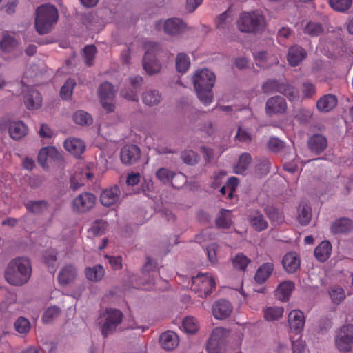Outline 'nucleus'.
Here are the masks:
<instances>
[{"label":"nucleus","mask_w":353,"mask_h":353,"mask_svg":"<svg viewBox=\"0 0 353 353\" xmlns=\"http://www.w3.org/2000/svg\"><path fill=\"white\" fill-rule=\"evenodd\" d=\"M32 274L30 261L26 257L11 260L5 270V279L10 285L21 286L26 283Z\"/></svg>","instance_id":"1"},{"label":"nucleus","mask_w":353,"mask_h":353,"mask_svg":"<svg viewBox=\"0 0 353 353\" xmlns=\"http://www.w3.org/2000/svg\"><path fill=\"white\" fill-rule=\"evenodd\" d=\"M215 79L214 73L208 69L197 70L192 77L198 98L205 105H208L212 102V88L214 85Z\"/></svg>","instance_id":"2"},{"label":"nucleus","mask_w":353,"mask_h":353,"mask_svg":"<svg viewBox=\"0 0 353 353\" xmlns=\"http://www.w3.org/2000/svg\"><path fill=\"white\" fill-rule=\"evenodd\" d=\"M59 17L57 9L51 5L45 4L38 7L35 18V28L39 34L48 33Z\"/></svg>","instance_id":"3"},{"label":"nucleus","mask_w":353,"mask_h":353,"mask_svg":"<svg viewBox=\"0 0 353 353\" xmlns=\"http://www.w3.org/2000/svg\"><path fill=\"white\" fill-rule=\"evenodd\" d=\"M123 320L122 312L117 309L108 308L101 313L99 317V325L104 337L114 333Z\"/></svg>","instance_id":"4"},{"label":"nucleus","mask_w":353,"mask_h":353,"mask_svg":"<svg viewBox=\"0 0 353 353\" xmlns=\"http://www.w3.org/2000/svg\"><path fill=\"white\" fill-rule=\"evenodd\" d=\"M264 26V17L259 12H243L237 21V26L241 32H254L261 29Z\"/></svg>","instance_id":"5"},{"label":"nucleus","mask_w":353,"mask_h":353,"mask_svg":"<svg viewBox=\"0 0 353 353\" xmlns=\"http://www.w3.org/2000/svg\"><path fill=\"white\" fill-rule=\"evenodd\" d=\"M147 50L143 57V68L148 75L158 74L161 70V64L157 59L156 54L159 51V46L154 43L146 44Z\"/></svg>","instance_id":"6"},{"label":"nucleus","mask_w":353,"mask_h":353,"mask_svg":"<svg viewBox=\"0 0 353 353\" xmlns=\"http://www.w3.org/2000/svg\"><path fill=\"white\" fill-rule=\"evenodd\" d=\"M215 288V281L208 273L199 274L191 279L192 291L199 294L200 297H206Z\"/></svg>","instance_id":"7"},{"label":"nucleus","mask_w":353,"mask_h":353,"mask_svg":"<svg viewBox=\"0 0 353 353\" xmlns=\"http://www.w3.org/2000/svg\"><path fill=\"white\" fill-rule=\"evenodd\" d=\"M335 345L341 352L353 349V324H346L339 328L335 338Z\"/></svg>","instance_id":"8"},{"label":"nucleus","mask_w":353,"mask_h":353,"mask_svg":"<svg viewBox=\"0 0 353 353\" xmlns=\"http://www.w3.org/2000/svg\"><path fill=\"white\" fill-rule=\"evenodd\" d=\"M116 92L113 85L109 82H104L98 88V94L100 98L103 108L108 112L114 110L113 103Z\"/></svg>","instance_id":"9"},{"label":"nucleus","mask_w":353,"mask_h":353,"mask_svg":"<svg viewBox=\"0 0 353 353\" xmlns=\"http://www.w3.org/2000/svg\"><path fill=\"white\" fill-rule=\"evenodd\" d=\"M96 201L95 196L90 192H83L77 196L72 203V209L77 213H84L92 209Z\"/></svg>","instance_id":"10"},{"label":"nucleus","mask_w":353,"mask_h":353,"mask_svg":"<svg viewBox=\"0 0 353 353\" xmlns=\"http://www.w3.org/2000/svg\"><path fill=\"white\" fill-rule=\"evenodd\" d=\"M225 330L216 327L211 334L209 339L207 350L209 353H223L225 351Z\"/></svg>","instance_id":"11"},{"label":"nucleus","mask_w":353,"mask_h":353,"mask_svg":"<svg viewBox=\"0 0 353 353\" xmlns=\"http://www.w3.org/2000/svg\"><path fill=\"white\" fill-rule=\"evenodd\" d=\"M288 323L291 331L297 334H301L305 323L304 313L300 310H292L288 314Z\"/></svg>","instance_id":"12"},{"label":"nucleus","mask_w":353,"mask_h":353,"mask_svg":"<svg viewBox=\"0 0 353 353\" xmlns=\"http://www.w3.org/2000/svg\"><path fill=\"white\" fill-rule=\"evenodd\" d=\"M163 26L164 31L170 35H177L183 32L185 29V23L179 18H170L157 23V26Z\"/></svg>","instance_id":"13"},{"label":"nucleus","mask_w":353,"mask_h":353,"mask_svg":"<svg viewBox=\"0 0 353 353\" xmlns=\"http://www.w3.org/2000/svg\"><path fill=\"white\" fill-rule=\"evenodd\" d=\"M287 110V103L285 99L280 96H276L270 98L266 101L265 111L269 115L273 114H283Z\"/></svg>","instance_id":"14"},{"label":"nucleus","mask_w":353,"mask_h":353,"mask_svg":"<svg viewBox=\"0 0 353 353\" xmlns=\"http://www.w3.org/2000/svg\"><path fill=\"white\" fill-rule=\"evenodd\" d=\"M20 44V39L14 34L8 32L2 33L0 39V49L6 52H13Z\"/></svg>","instance_id":"15"},{"label":"nucleus","mask_w":353,"mask_h":353,"mask_svg":"<svg viewBox=\"0 0 353 353\" xmlns=\"http://www.w3.org/2000/svg\"><path fill=\"white\" fill-rule=\"evenodd\" d=\"M140 149L135 145L124 146L120 152L121 160L125 165H132L140 158Z\"/></svg>","instance_id":"16"},{"label":"nucleus","mask_w":353,"mask_h":353,"mask_svg":"<svg viewBox=\"0 0 353 353\" xmlns=\"http://www.w3.org/2000/svg\"><path fill=\"white\" fill-rule=\"evenodd\" d=\"M77 277V270L72 264L65 265L58 274V281L62 286L72 283Z\"/></svg>","instance_id":"17"},{"label":"nucleus","mask_w":353,"mask_h":353,"mask_svg":"<svg viewBox=\"0 0 353 353\" xmlns=\"http://www.w3.org/2000/svg\"><path fill=\"white\" fill-rule=\"evenodd\" d=\"M232 311L231 303L225 299L216 301L212 306V314L216 319H225L228 317Z\"/></svg>","instance_id":"18"},{"label":"nucleus","mask_w":353,"mask_h":353,"mask_svg":"<svg viewBox=\"0 0 353 353\" xmlns=\"http://www.w3.org/2000/svg\"><path fill=\"white\" fill-rule=\"evenodd\" d=\"M120 194V189L119 186L116 185L102 192L101 195V202L104 206H111L119 201Z\"/></svg>","instance_id":"19"},{"label":"nucleus","mask_w":353,"mask_h":353,"mask_svg":"<svg viewBox=\"0 0 353 353\" xmlns=\"http://www.w3.org/2000/svg\"><path fill=\"white\" fill-rule=\"evenodd\" d=\"M254 59L256 64L261 68H268L279 62L276 54L264 51L256 52L254 54Z\"/></svg>","instance_id":"20"},{"label":"nucleus","mask_w":353,"mask_h":353,"mask_svg":"<svg viewBox=\"0 0 353 353\" xmlns=\"http://www.w3.org/2000/svg\"><path fill=\"white\" fill-rule=\"evenodd\" d=\"M282 264L287 272L294 273L299 268L301 265L299 256L295 252H288L284 256Z\"/></svg>","instance_id":"21"},{"label":"nucleus","mask_w":353,"mask_h":353,"mask_svg":"<svg viewBox=\"0 0 353 353\" xmlns=\"http://www.w3.org/2000/svg\"><path fill=\"white\" fill-rule=\"evenodd\" d=\"M65 149L76 157H79L85 151L84 142L77 138H70L64 141Z\"/></svg>","instance_id":"22"},{"label":"nucleus","mask_w":353,"mask_h":353,"mask_svg":"<svg viewBox=\"0 0 353 353\" xmlns=\"http://www.w3.org/2000/svg\"><path fill=\"white\" fill-rule=\"evenodd\" d=\"M307 57L306 50L299 45L290 48L288 53V61L292 66L298 65Z\"/></svg>","instance_id":"23"},{"label":"nucleus","mask_w":353,"mask_h":353,"mask_svg":"<svg viewBox=\"0 0 353 353\" xmlns=\"http://www.w3.org/2000/svg\"><path fill=\"white\" fill-rule=\"evenodd\" d=\"M307 145L310 150L316 154L323 152L327 146V141L325 137L321 134H314L307 141Z\"/></svg>","instance_id":"24"},{"label":"nucleus","mask_w":353,"mask_h":353,"mask_svg":"<svg viewBox=\"0 0 353 353\" xmlns=\"http://www.w3.org/2000/svg\"><path fill=\"white\" fill-rule=\"evenodd\" d=\"M274 265L272 262H267L260 265L256 271L254 280L259 284L265 283L272 275Z\"/></svg>","instance_id":"25"},{"label":"nucleus","mask_w":353,"mask_h":353,"mask_svg":"<svg viewBox=\"0 0 353 353\" xmlns=\"http://www.w3.org/2000/svg\"><path fill=\"white\" fill-rule=\"evenodd\" d=\"M156 177L157 179L164 185L172 183V186L176 187V185L172 183L174 177H179L182 179H184V176L182 174H176L174 171L167 168H159L155 173Z\"/></svg>","instance_id":"26"},{"label":"nucleus","mask_w":353,"mask_h":353,"mask_svg":"<svg viewBox=\"0 0 353 353\" xmlns=\"http://www.w3.org/2000/svg\"><path fill=\"white\" fill-rule=\"evenodd\" d=\"M24 103L29 110L38 109L41 106L42 97L37 90L30 89L24 97Z\"/></svg>","instance_id":"27"},{"label":"nucleus","mask_w":353,"mask_h":353,"mask_svg":"<svg viewBox=\"0 0 353 353\" xmlns=\"http://www.w3.org/2000/svg\"><path fill=\"white\" fill-rule=\"evenodd\" d=\"M160 343L165 350H172L179 345V337L175 332L167 331L161 335Z\"/></svg>","instance_id":"28"},{"label":"nucleus","mask_w":353,"mask_h":353,"mask_svg":"<svg viewBox=\"0 0 353 353\" xmlns=\"http://www.w3.org/2000/svg\"><path fill=\"white\" fill-rule=\"evenodd\" d=\"M336 104V97L332 94H327L321 97L316 101V108L320 112H327L332 110Z\"/></svg>","instance_id":"29"},{"label":"nucleus","mask_w":353,"mask_h":353,"mask_svg":"<svg viewBox=\"0 0 353 353\" xmlns=\"http://www.w3.org/2000/svg\"><path fill=\"white\" fill-rule=\"evenodd\" d=\"M294 288V283L292 281H283L281 283L276 289L275 296L281 301H286L289 299Z\"/></svg>","instance_id":"30"},{"label":"nucleus","mask_w":353,"mask_h":353,"mask_svg":"<svg viewBox=\"0 0 353 353\" xmlns=\"http://www.w3.org/2000/svg\"><path fill=\"white\" fill-rule=\"evenodd\" d=\"M250 225L256 231H263L268 228V223L264 216L258 210L252 211L249 216Z\"/></svg>","instance_id":"31"},{"label":"nucleus","mask_w":353,"mask_h":353,"mask_svg":"<svg viewBox=\"0 0 353 353\" xmlns=\"http://www.w3.org/2000/svg\"><path fill=\"white\" fill-rule=\"evenodd\" d=\"M8 132L12 139L19 140L27 134L28 128L21 121H11L9 124Z\"/></svg>","instance_id":"32"},{"label":"nucleus","mask_w":353,"mask_h":353,"mask_svg":"<svg viewBox=\"0 0 353 353\" xmlns=\"http://www.w3.org/2000/svg\"><path fill=\"white\" fill-rule=\"evenodd\" d=\"M142 100L143 103L146 105L150 107L155 106L161 103L162 96L157 90L149 89L143 93Z\"/></svg>","instance_id":"33"},{"label":"nucleus","mask_w":353,"mask_h":353,"mask_svg":"<svg viewBox=\"0 0 353 353\" xmlns=\"http://www.w3.org/2000/svg\"><path fill=\"white\" fill-rule=\"evenodd\" d=\"M301 26L303 32L310 37H318L323 32V27L319 22L303 21Z\"/></svg>","instance_id":"34"},{"label":"nucleus","mask_w":353,"mask_h":353,"mask_svg":"<svg viewBox=\"0 0 353 353\" xmlns=\"http://www.w3.org/2000/svg\"><path fill=\"white\" fill-rule=\"evenodd\" d=\"M353 228V223L349 219H340L336 221L331 226V230L333 233L341 234L347 233Z\"/></svg>","instance_id":"35"},{"label":"nucleus","mask_w":353,"mask_h":353,"mask_svg":"<svg viewBox=\"0 0 353 353\" xmlns=\"http://www.w3.org/2000/svg\"><path fill=\"white\" fill-rule=\"evenodd\" d=\"M332 245L327 241H322L315 249L314 255L321 262L325 261L331 254Z\"/></svg>","instance_id":"36"},{"label":"nucleus","mask_w":353,"mask_h":353,"mask_svg":"<svg viewBox=\"0 0 353 353\" xmlns=\"http://www.w3.org/2000/svg\"><path fill=\"white\" fill-rule=\"evenodd\" d=\"M215 223L219 228H229L232 225V212L225 209L220 210Z\"/></svg>","instance_id":"37"},{"label":"nucleus","mask_w":353,"mask_h":353,"mask_svg":"<svg viewBox=\"0 0 353 353\" xmlns=\"http://www.w3.org/2000/svg\"><path fill=\"white\" fill-rule=\"evenodd\" d=\"M105 270L102 265H97L92 268L88 267L85 270L86 278L92 282L101 281L104 276Z\"/></svg>","instance_id":"38"},{"label":"nucleus","mask_w":353,"mask_h":353,"mask_svg":"<svg viewBox=\"0 0 353 353\" xmlns=\"http://www.w3.org/2000/svg\"><path fill=\"white\" fill-rule=\"evenodd\" d=\"M49 207L48 203L45 200L29 201L26 204V209L36 214H40L46 212Z\"/></svg>","instance_id":"39"},{"label":"nucleus","mask_w":353,"mask_h":353,"mask_svg":"<svg viewBox=\"0 0 353 353\" xmlns=\"http://www.w3.org/2000/svg\"><path fill=\"white\" fill-rule=\"evenodd\" d=\"M312 217L311 207L305 203L299 205L298 208V219L301 225H305L309 223Z\"/></svg>","instance_id":"40"},{"label":"nucleus","mask_w":353,"mask_h":353,"mask_svg":"<svg viewBox=\"0 0 353 353\" xmlns=\"http://www.w3.org/2000/svg\"><path fill=\"white\" fill-rule=\"evenodd\" d=\"M279 92L285 96L290 101H294L299 98V90L292 85L282 82Z\"/></svg>","instance_id":"41"},{"label":"nucleus","mask_w":353,"mask_h":353,"mask_svg":"<svg viewBox=\"0 0 353 353\" xmlns=\"http://www.w3.org/2000/svg\"><path fill=\"white\" fill-rule=\"evenodd\" d=\"M283 307H269L263 310L264 318L268 321L279 320L283 316Z\"/></svg>","instance_id":"42"},{"label":"nucleus","mask_w":353,"mask_h":353,"mask_svg":"<svg viewBox=\"0 0 353 353\" xmlns=\"http://www.w3.org/2000/svg\"><path fill=\"white\" fill-rule=\"evenodd\" d=\"M233 21L232 12L229 10L221 14L216 20V26L219 30H225L229 28Z\"/></svg>","instance_id":"43"},{"label":"nucleus","mask_w":353,"mask_h":353,"mask_svg":"<svg viewBox=\"0 0 353 353\" xmlns=\"http://www.w3.org/2000/svg\"><path fill=\"white\" fill-rule=\"evenodd\" d=\"M190 65L189 57L185 53H179L176 58V68L179 72L185 73Z\"/></svg>","instance_id":"44"},{"label":"nucleus","mask_w":353,"mask_h":353,"mask_svg":"<svg viewBox=\"0 0 353 353\" xmlns=\"http://www.w3.org/2000/svg\"><path fill=\"white\" fill-rule=\"evenodd\" d=\"M329 294L332 302L336 305H339L341 301H343L346 296L344 290L341 287L337 285L330 288Z\"/></svg>","instance_id":"45"},{"label":"nucleus","mask_w":353,"mask_h":353,"mask_svg":"<svg viewBox=\"0 0 353 353\" xmlns=\"http://www.w3.org/2000/svg\"><path fill=\"white\" fill-rule=\"evenodd\" d=\"M252 158L249 153H243L239 157V162L234 168L236 174H243L251 162Z\"/></svg>","instance_id":"46"},{"label":"nucleus","mask_w":353,"mask_h":353,"mask_svg":"<svg viewBox=\"0 0 353 353\" xmlns=\"http://www.w3.org/2000/svg\"><path fill=\"white\" fill-rule=\"evenodd\" d=\"M181 158L184 163L189 165H194L199 161L198 154L192 150H185L181 153Z\"/></svg>","instance_id":"47"},{"label":"nucleus","mask_w":353,"mask_h":353,"mask_svg":"<svg viewBox=\"0 0 353 353\" xmlns=\"http://www.w3.org/2000/svg\"><path fill=\"white\" fill-rule=\"evenodd\" d=\"M332 9L339 12H345L351 7L352 0H329Z\"/></svg>","instance_id":"48"},{"label":"nucleus","mask_w":353,"mask_h":353,"mask_svg":"<svg viewBox=\"0 0 353 353\" xmlns=\"http://www.w3.org/2000/svg\"><path fill=\"white\" fill-rule=\"evenodd\" d=\"M15 330L20 334H27L30 330V323L25 317H19L14 324Z\"/></svg>","instance_id":"49"},{"label":"nucleus","mask_w":353,"mask_h":353,"mask_svg":"<svg viewBox=\"0 0 353 353\" xmlns=\"http://www.w3.org/2000/svg\"><path fill=\"white\" fill-rule=\"evenodd\" d=\"M61 313V310L57 306H51L46 309L42 316V321L44 323L48 324L57 319Z\"/></svg>","instance_id":"50"},{"label":"nucleus","mask_w":353,"mask_h":353,"mask_svg":"<svg viewBox=\"0 0 353 353\" xmlns=\"http://www.w3.org/2000/svg\"><path fill=\"white\" fill-rule=\"evenodd\" d=\"M74 121L81 125H87L92 123V117L88 112L79 110L73 115Z\"/></svg>","instance_id":"51"},{"label":"nucleus","mask_w":353,"mask_h":353,"mask_svg":"<svg viewBox=\"0 0 353 353\" xmlns=\"http://www.w3.org/2000/svg\"><path fill=\"white\" fill-rule=\"evenodd\" d=\"M250 262V259L242 253L237 254L232 259L234 268L243 271L246 269Z\"/></svg>","instance_id":"52"},{"label":"nucleus","mask_w":353,"mask_h":353,"mask_svg":"<svg viewBox=\"0 0 353 353\" xmlns=\"http://www.w3.org/2000/svg\"><path fill=\"white\" fill-rule=\"evenodd\" d=\"M57 255V252L54 250H47L44 254V261L50 272H54L56 270Z\"/></svg>","instance_id":"53"},{"label":"nucleus","mask_w":353,"mask_h":353,"mask_svg":"<svg viewBox=\"0 0 353 353\" xmlns=\"http://www.w3.org/2000/svg\"><path fill=\"white\" fill-rule=\"evenodd\" d=\"M184 330L188 333H195L199 330V322L192 316L185 318L182 323Z\"/></svg>","instance_id":"54"},{"label":"nucleus","mask_w":353,"mask_h":353,"mask_svg":"<svg viewBox=\"0 0 353 353\" xmlns=\"http://www.w3.org/2000/svg\"><path fill=\"white\" fill-rule=\"evenodd\" d=\"M76 85V82L74 79H68L61 87L60 95L63 99H69L72 97V90Z\"/></svg>","instance_id":"55"},{"label":"nucleus","mask_w":353,"mask_h":353,"mask_svg":"<svg viewBox=\"0 0 353 353\" xmlns=\"http://www.w3.org/2000/svg\"><path fill=\"white\" fill-rule=\"evenodd\" d=\"M281 81L275 79H269L265 82L262 85V89L264 93L270 94L274 92H279L280 90Z\"/></svg>","instance_id":"56"},{"label":"nucleus","mask_w":353,"mask_h":353,"mask_svg":"<svg viewBox=\"0 0 353 353\" xmlns=\"http://www.w3.org/2000/svg\"><path fill=\"white\" fill-rule=\"evenodd\" d=\"M97 49L94 46H87L83 48V57L86 65L90 66L93 64Z\"/></svg>","instance_id":"57"},{"label":"nucleus","mask_w":353,"mask_h":353,"mask_svg":"<svg viewBox=\"0 0 353 353\" xmlns=\"http://www.w3.org/2000/svg\"><path fill=\"white\" fill-rule=\"evenodd\" d=\"M270 161L268 159H261L255 167V172L259 176L266 175L270 172Z\"/></svg>","instance_id":"58"},{"label":"nucleus","mask_w":353,"mask_h":353,"mask_svg":"<svg viewBox=\"0 0 353 353\" xmlns=\"http://www.w3.org/2000/svg\"><path fill=\"white\" fill-rule=\"evenodd\" d=\"M301 92L303 97L311 98L316 93L315 85L311 82L305 81L301 85Z\"/></svg>","instance_id":"59"},{"label":"nucleus","mask_w":353,"mask_h":353,"mask_svg":"<svg viewBox=\"0 0 353 353\" xmlns=\"http://www.w3.org/2000/svg\"><path fill=\"white\" fill-rule=\"evenodd\" d=\"M107 226L106 222L99 220L94 221L90 228V232L95 236L102 234Z\"/></svg>","instance_id":"60"},{"label":"nucleus","mask_w":353,"mask_h":353,"mask_svg":"<svg viewBox=\"0 0 353 353\" xmlns=\"http://www.w3.org/2000/svg\"><path fill=\"white\" fill-rule=\"evenodd\" d=\"M268 147L271 151L278 152L284 148V143L276 137H272L268 143Z\"/></svg>","instance_id":"61"},{"label":"nucleus","mask_w":353,"mask_h":353,"mask_svg":"<svg viewBox=\"0 0 353 353\" xmlns=\"http://www.w3.org/2000/svg\"><path fill=\"white\" fill-rule=\"evenodd\" d=\"M218 245L216 243L209 245L206 248L207 255L208 260L212 263H215L217 261L216 251Z\"/></svg>","instance_id":"62"},{"label":"nucleus","mask_w":353,"mask_h":353,"mask_svg":"<svg viewBox=\"0 0 353 353\" xmlns=\"http://www.w3.org/2000/svg\"><path fill=\"white\" fill-rule=\"evenodd\" d=\"M84 185V178L81 174H76L70 179V188L72 190H77L78 188Z\"/></svg>","instance_id":"63"},{"label":"nucleus","mask_w":353,"mask_h":353,"mask_svg":"<svg viewBox=\"0 0 353 353\" xmlns=\"http://www.w3.org/2000/svg\"><path fill=\"white\" fill-rule=\"evenodd\" d=\"M39 134L43 139H50L54 136V133L48 125L41 124L39 130Z\"/></svg>","instance_id":"64"}]
</instances>
